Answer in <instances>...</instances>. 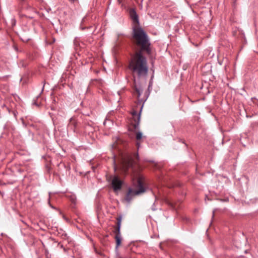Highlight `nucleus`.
<instances>
[{"label": "nucleus", "mask_w": 258, "mask_h": 258, "mask_svg": "<svg viewBox=\"0 0 258 258\" xmlns=\"http://www.w3.org/2000/svg\"><path fill=\"white\" fill-rule=\"evenodd\" d=\"M143 52L136 51L132 56L129 63V69L133 75H137L139 78L146 77L148 72L147 58L143 55Z\"/></svg>", "instance_id": "f257e3e1"}, {"label": "nucleus", "mask_w": 258, "mask_h": 258, "mask_svg": "<svg viewBox=\"0 0 258 258\" xmlns=\"http://www.w3.org/2000/svg\"><path fill=\"white\" fill-rule=\"evenodd\" d=\"M133 38L136 45L140 48L138 51L146 52L148 55L151 54V43L148 36L140 26H134Z\"/></svg>", "instance_id": "f03ea898"}, {"label": "nucleus", "mask_w": 258, "mask_h": 258, "mask_svg": "<svg viewBox=\"0 0 258 258\" xmlns=\"http://www.w3.org/2000/svg\"><path fill=\"white\" fill-rule=\"evenodd\" d=\"M133 188H130L125 197V200L130 202L133 198L144 193L146 190L144 176L140 171H135L133 173Z\"/></svg>", "instance_id": "7ed1b4c3"}, {"label": "nucleus", "mask_w": 258, "mask_h": 258, "mask_svg": "<svg viewBox=\"0 0 258 258\" xmlns=\"http://www.w3.org/2000/svg\"><path fill=\"white\" fill-rule=\"evenodd\" d=\"M134 84L135 90L134 93L138 98V101L137 105L133 107L131 112L133 117V121L131 122V124L133 125L135 129H137L140 124L141 113L142 111L145 101L140 99L142 89L140 87H137L136 84L135 79H134Z\"/></svg>", "instance_id": "20e7f679"}, {"label": "nucleus", "mask_w": 258, "mask_h": 258, "mask_svg": "<svg viewBox=\"0 0 258 258\" xmlns=\"http://www.w3.org/2000/svg\"><path fill=\"white\" fill-rule=\"evenodd\" d=\"M129 14L134 26H139V17L135 9H131L129 10Z\"/></svg>", "instance_id": "39448f33"}, {"label": "nucleus", "mask_w": 258, "mask_h": 258, "mask_svg": "<svg viewBox=\"0 0 258 258\" xmlns=\"http://www.w3.org/2000/svg\"><path fill=\"white\" fill-rule=\"evenodd\" d=\"M112 186L114 190H117L121 188L122 181L117 176H114L111 181Z\"/></svg>", "instance_id": "423d86ee"}, {"label": "nucleus", "mask_w": 258, "mask_h": 258, "mask_svg": "<svg viewBox=\"0 0 258 258\" xmlns=\"http://www.w3.org/2000/svg\"><path fill=\"white\" fill-rule=\"evenodd\" d=\"M133 164V161L132 158H128L127 160H123L122 163V170L124 172H126L127 169L132 167Z\"/></svg>", "instance_id": "0eeeda50"}, {"label": "nucleus", "mask_w": 258, "mask_h": 258, "mask_svg": "<svg viewBox=\"0 0 258 258\" xmlns=\"http://www.w3.org/2000/svg\"><path fill=\"white\" fill-rule=\"evenodd\" d=\"M116 220H117V223H116L117 226L115 228L114 233L115 234V235H121L120 227H121V221H122L121 216H119L117 217L116 218Z\"/></svg>", "instance_id": "6e6552de"}, {"label": "nucleus", "mask_w": 258, "mask_h": 258, "mask_svg": "<svg viewBox=\"0 0 258 258\" xmlns=\"http://www.w3.org/2000/svg\"><path fill=\"white\" fill-rule=\"evenodd\" d=\"M145 137L143 136L142 133L141 132H137L136 133V139L137 141L136 146L138 150L140 147V144L142 142V140Z\"/></svg>", "instance_id": "1a4fd4ad"}, {"label": "nucleus", "mask_w": 258, "mask_h": 258, "mask_svg": "<svg viewBox=\"0 0 258 258\" xmlns=\"http://www.w3.org/2000/svg\"><path fill=\"white\" fill-rule=\"evenodd\" d=\"M115 239L116 242V248H118L121 242V235H115Z\"/></svg>", "instance_id": "9d476101"}, {"label": "nucleus", "mask_w": 258, "mask_h": 258, "mask_svg": "<svg viewBox=\"0 0 258 258\" xmlns=\"http://www.w3.org/2000/svg\"><path fill=\"white\" fill-rule=\"evenodd\" d=\"M75 123H76V121L74 120V118H71L70 119V120L69 125L70 126H73L74 127V125H75Z\"/></svg>", "instance_id": "9b49d317"}, {"label": "nucleus", "mask_w": 258, "mask_h": 258, "mask_svg": "<svg viewBox=\"0 0 258 258\" xmlns=\"http://www.w3.org/2000/svg\"><path fill=\"white\" fill-rule=\"evenodd\" d=\"M168 204L171 205V207H172L173 208H175V206L173 205V204L172 203L169 202Z\"/></svg>", "instance_id": "f8f14e48"}, {"label": "nucleus", "mask_w": 258, "mask_h": 258, "mask_svg": "<svg viewBox=\"0 0 258 258\" xmlns=\"http://www.w3.org/2000/svg\"><path fill=\"white\" fill-rule=\"evenodd\" d=\"M117 3H118V4L121 5L122 6V1L121 0H117Z\"/></svg>", "instance_id": "ddd939ff"}, {"label": "nucleus", "mask_w": 258, "mask_h": 258, "mask_svg": "<svg viewBox=\"0 0 258 258\" xmlns=\"http://www.w3.org/2000/svg\"><path fill=\"white\" fill-rule=\"evenodd\" d=\"M137 158H138V154H137Z\"/></svg>", "instance_id": "4468645a"}]
</instances>
